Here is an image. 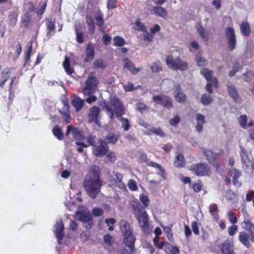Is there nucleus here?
<instances>
[{
    "label": "nucleus",
    "mask_w": 254,
    "mask_h": 254,
    "mask_svg": "<svg viewBox=\"0 0 254 254\" xmlns=\"http://www.w3.org/2000/svg\"><path fill=\"white\" fill-rule=\"evenodd\" d=\"M63 67L67 74L71 75L74 72L73 69L70 66V59L67 57L65 58L63 63Z\"/></svg>",
    "instance_id": "nucleus-35"
},
{
    "label": "nucleus",
    "mask_w": 254,
    "mask_h": 254,
    "mask_svg": "<svg viewBox=\"0 0 254 254\" xmlns=\"http://www.w3.org/2000/svg\"><path fill=\"white\" fill-rule=\"evenodd\" d=\"M164 250L167 254H175V246L168 243L166 244Z\"/></svg>",
    "instance_id": "nucleus-49"
},
{
    "label": "nucleus",
    "mask_w": 254,
    "mask_h": 254,
    "mask_svg": "<svg viewBox=\"0 0 254 254\" xmlns=\"http://www.w3.org/2000/svg\"><path fill=\"white\" fill-rule=\"evenodd\" d=\"M204 155L206 156L207 160L214 166L215 160L218 156V154L213 152L209 150H206L203 152Z\"/></svg>",
    "instance_id": "nucleus-27"
},
{
    "label": "nucleus",
    "mask_w": 254,
    "mask_h": 254,
    "mask_svg": "<svg viewBox=\"0 0 254 254\" xmlns=\"http://www.w3.org/2000/svg\"><path fill=\"white\" fill-rule=\"evenodd\" d=\"M196 120L197 122L196 130L198 132H201L203 129V125L205 123V117L201 114H197L196 116Z\"/></svg>",
    "instance_id": "nucleus-20"
},
{
    "label": "nucleus",
    "mask_w": 254,
    "mask_h": 254,
    "mask_svg": "<svg viewBox=\"0 0 254 254\" xmlns=\"http://www.w3.org/2000/svg\"><path fill=\"white\" fill-rule=\"evenodd\" d=\"M127 186H128V189L132 191L137 190V186L136 183L133 179H130L129 180L128 184H127Z\"/></svg>",
    "instance_id": "nucleus-53"
},
{
    "label": "nucleus",
    "mask_w": 254,
    "mask_h": 254,
    "mask_svg": "<svg viewBox=\"0 0 254 254\" xmlns=\"http://www.w3.org/2000/svg\"><path fill=\"white\" fill-rule=\"evenodd\" d=\"M132 212L143 233L149 234L151 232L149 223V218L145 208L138 203L132 206Z\"/></svg>",
    "instance_id": "nucleus-2"
},
{
    "label": "nucleus",
    "mask_w": 254,
    "mask_h": 254,
    "mask_svg": "<svg viewBox=\"0 0 254 254\" xmlns=\"http://www.w3.org/2000/svg\"><path fill=\"white\" fill-rule=\"evenodd\" d=\"M105 223L107 224V226L109 227V230L110 231H112L114 229V225L116 223V220L113 218H106L105 219Z\"/></svg>",
    "instance_id": "nucleus-50"
},
{
    "label": "nucleus",
    "mask_w": 254,
    "mask_h": 254,
    "mask_svg": "<svg viewBox=\"0 0 254 254\" xmlns=\"http://www.w3.org/2000/svg\"><path fill=\"white\" fill-rule=\"evenodd\" d=\"M188 69V64L180 59H176V70L180 69L182 71L186 70Z\"/></svg>",
    "instance_id": "nucleus-37"
},
{
    "label": "nucleus",
    "mask_w": 254,
    "mask_h": 254,
    "mask_svg": "<svg viewBox=\"0 0 254 254\" xmlns=\"http://www.w3.org/2000/svg\"><path fill=\"white\" fill-rule=\"evenodd\" d=\"M136 87H134L133 84L130 82H128L127 84L124 85V89L126 92L132 91L133 90L136 89Z\"/></svg>",
    "instance_id": "nucleus-60"
},
{
    "label": "nucleus",
    "mask_w": 254,
    "mask_h": 254,
    "mask_svg": "<svg viewBox=\"0 0 254 254\" xmlns=\"http://www.w3.org/2000/svg\"><path fill=\"white\" fill-rule=\"evenodd\" d=\"M16 79V76H13L11 78L10 82L9 83V100L12 101L14 97V88L13 87L14 81Z\"/></svg>",
    "instance_id": "nucleus-34"
},
{
    "label": "nucleus",
    "mask_w": 254,
    "mask_h": 254,
    "mask_svg": "<svg viewBox=\"0 0 254 254\" xmlns=\"http://www.w3.org/2000/svg\"><path fill=\"white\" fill-rule=\"evenodd\" d=\"M186 160L184 155L182 153H179L176 156V167L182 168L185 166Z\"/></svg>",
    "instance_id": "nucleus-31"
},
{
    "label": "nucleus",
    "mask_w": 254,
    "mask_h": 254,
    "mask_svg": "<svg viewBox=\"0 0 254 254\" xmlns=\"http://www.w3.org/2000/svg\"><path fill=\"white\" fill-rule=\"evenodd\" d=\"M63 103L64 105L63 109L64 111L62 112L60 110V112L63 115L62 118L66 124H68L71 122V116L69 113V105L67 100L63 101Z\"/></svg>",
    "instance_id": "nucleus-15"
},
{
    "label": "nucleus",
    "mask_w": 254,
    "mask_h": 254,
    "mask_svg": "<svg viewBox=\"0 0 254 254\" xmlns=\"http://www.w3.org/2000/svg\"><path fill=\"white\" fill-rule=\"evenodd\" d=\"M144 34L143 35V40L144 41H147L148 42H150L152 41L154 36L153 34L151 33H149L147 30L146 31L144 32Z\"/></svg>",
    "instance_id": "nucleus-58"
},
{
    "label": "nucleus",
    "mask_w": 254,
    "mask_h": 254,
    "mask_svg": "<svg viewBox=\"0 0 254 254\" xmlns=\"http://www.w3.org/2000/svg\"><path fill=\"white\" fill-rule=\"evenodd\" d=\"M100 176L99 167L94 166L89 171L84 179L85 189L88 195L93 199L95 198L100 192L102 185Z\"/></svg>",
    "instance_id": "nucleus-1"
},
{
    "label": "nucleus",
    "mask_w": 254,
    "mask_h": 254,
    "mask_svg": "<svg viewBox=\"0 0 254 254\" xmlns=\"http://www.w3.org/2000/svg\"><path fill=\"white\" fill-rule=\"evenodd\" d=\"M221 251L223 254H232L233 247L228 241H226L222 245Z\"/></svg>",
    "instance_id": "nucleus-32"
},
{
    "label": "nucleus",
    "mask_w": 254,
    "mask_h": 254,
    "mask_svg": "<svg viewBox=\"0 0 254 254\" xmlns=\"http://www.w3.org/2000/svg\"><path fill=\"white\" fill-rule=\"evenodd\" d=\"M118 0H108L107 5L108 9H114L117 6Z\"/></svg>",
    "instance_id": "nucleus-61"
},
{
    "label": "nucleus",
    "mask_w": 254,
    "mask_h": 254,
    "mask_svg": "<svg viewBox=\"0 0 254 254\" xmlns=\"http://www.w3.org/2000/svg\"><path fill=\"white\" fill-rule=\"evenodd\" d=\"M119 226L123 235L133 232L130 224L126 220H121L119 223Z\"/></svg>",
    "instance_id": "nucleus-19"
},
{
    "label": "nucleus",
    "mask_w": 254,
    "mask_h": 254,
    "mask_svg": "<svg viewBox=\"0 0 254 254\" xmlns=\"http://www.w3.org/2000/svg\"><path fill=\"white\" fill-rule=\"evenodd\" d=\"M212 102V98L209 95L203 94L201 97V102L205 106L209 105Z\"/></svg>",
    "instance_id": "nucleus-46"
},
{
    "label": "nucleus",
    "mask_w": 254,
    "mask_h": 254,
    "mask_svg": "<svg viewBox=\"0 0 254 254\" xmlns=\"http://www.w3.org/2000/svg\"><path fill=\"white\" fill-rule=\"evenodd\" d=\"M52 132L54 135L60 140H62L64 138V134L62 129L58 125L54 126L52 129Z\"/></svg>",
    "instance_id": "nucleus-36"
},
{
    "label": "nucleus",
    "mask_w": 254,
    "mask_h": 254,
    "mask_svg": "<svg viewBox=\"0 0 254 254\" xmlns=\"http://www.w3.org/2000/svg\"><path fill=\"white\" fill-rule=\"evenodd\" d=\"M189 170L199 177L209 176L211 173L209 166L204 163L193 164L190 167Z\"/></svg>",
    "instance_id": "nucleus-4"
},
{
    "label": "nucleus",
    "mask_w": 254,
    "mask_h": 254,
    "mask_svg": "<svg viewBox=\"0 0 254 254\" xmlns=\"http://www.w3.org/2000/svg\"><path fill=\"white\" fill-rule=\"evenodd\" d=\"M240 29L243 35L248 36L250 35V26L248 22H243L240 26Z\"/></svg>",
    "instance_id": "nucleus-38"
},
{
    "label": "nucleus",
    "mask_w": 254,
    "mask_h": 254,
    "mask_svg": "<svg viewBox=\"0 0 254 254\" xmlns=\"http://www.w3.org/2000/svg\"><path fill=\"white\" fill-rule=\"evenodd\" d=\"M95 18L97 21V25L99 27H102L104 24L103 13L100 11H99L95 16Z\"/></svg>",
    "instance_id": "nucleus-42"
},
{
    "label": "nucleus",
    "mask_w": 254,
    "mask_h": 254,
    "mask_svg": "<svg viewBox=\"0 0 254 254\" xmlns=\"http://www.w3.org/2000/svg\"><path fill=\"white\" fill-rule=\"evenodd\" d=\"M152 99L157 104L166 108L170 109L172 107V101L168 96L160 94L153 96Z\"/></svg>",
    "instance_id": "nucleus-6"
},
{
    "label": "nucleus",
    "mask_w": 254,
    "mask_h": 254,
    "mask_svg": "<svg viewBox=\"0 0 254 254\" xmlns=\"http://www.w3.org/2000/svg\"><path fill=\"white\" fill-rule=\"evenodd\" d=\"M227 90L229 96L238 103L241 102L242 100L239 96L235 85L232 83L229 82L227 85Z\"/></svg>",
    "instance_id": "nucleus-11"
},
{
    "label": "nucleus",
    "mask_w": 254,
    "mask_h": 254,
    "mask_svg": "<svg viewBox=\"0 0 254 254\" xmlns=\"http://www.w3.org/2000/svg\"><path fill=\"white\" fill-rule=\"evenodd\" d=\"M151 69L153 72H158L162 70V66L160 63L155 62L151 66Z\"/></svg>",
    "instance_id": "nucleus-57"
},
{
    "label": "nucleus",
    "mask_w": 254,
    "mask_h": 254,
    "mask_svg": "<svg viewBox=\"0 0 254 254\" xmlns=\"http://www.w3.org/2000/svg\"><path fill=\"white\" fill-rule=\"evenodd\" d=\"M197 31L199 34V35L202 38L204 41L207 42L209 36L208 33L206 31L205 28H204L201 25H198L196 26Z\"/></svg>",
    "instance_id": "nucleus-26"
},
{
    "label": "nucleus",
    "mask_w": 254,
    "mask_h": 254,
    "mask_svg": "<svg viewBox=\"0 0 254 254\" xmlns=\"http://www.w3.org/2000/svg\"><path fill=\"white\" fill-rule=\"evenodd\" d=\"M240 156L242 163L243 168L247 169L250 163V159L248 154L244 148L241 147Z\"/></svg>",
    "instance_id": "nucleus-18"
},
{
    "label": "nucleus",
    "mask_w": 254,
    "mask_h": 254,
    "mask_svg": "<svg viewBox=\"0 0 254 254\" xmlns=\"http://www.w3.org/2000/svg\"><path fill=\"white\" fill-rule=\"evenodd\" d=\"M225 33L228 39V48L232 51L235 48L237 41L234 30L232 27H229L226 29Z\"/></svg>",
    "instance_id": "nucleus-10"
},
{
    "label": "nucleus",
    "mask_w": 254,
    "mask_h": 254,
    "mask_svg": "<svg viewBox=\"0 0 254 254\" xmlns=\"http://www.w3.org/2000/svg\"><path fill=\"white\" fill-rule=\"evenodd\" d=\"M85 101L79 97H75L72 100V105L75 108L76 111H79L83 107Z\"/></svg>",
    "instance_id": "nucleus-24"
},
{
    "label": "nucleus",
    "mask_w": 254,
    "mask_h": 254,
    "mask_svg": "<svg viewBox=\"0 0 254 254\" xmlns=\"http://www.w3.org/2000/svg\"><path fill=\"white\" fill-rule=\"evenodd\" d=\"M86 22L90 34L93 35L95 32L96 28L93 18L88 15H86Z\"/></svg>",
    "instance_id": "nucleus-23"
},
{
    "label": "nucleus",
    "mask_w": 254,
    "mask_h": 254,
    "mask_svg": "<svg viewBox=\"0 0 254 254\" xmlns=\"http://www.w3.org/2000/svg\"><path fill=\"white\" fill-rule=\"evenodd\" d=\"M123 236V243L126 247H128L130 250V254H133L135 252L134 244L136 238L133 232L127 234H124Z\"/></svg>",
    "instance_id": "nucleus-8"
},
{
    "label": "nucleus",
    "mask_w": 254,
    "mask_h": 254,
    "mask_svg": "<svg viewBox=\"0 0 254 254\" xmlns=\"http://www.w3.org/2000/svg\"><path fill=\"white\" fill-rule=\"evenodd\" d=\"M72 134L74 138L76 139H83V135L82 131H80L78 128L72 127Z\"/></svg>",
    "instance_id": "nucleus-45"
},
{
    "label": "nucleus",
    "mask_w": 254,
    "mask_h": 254,
    "mask_svg": "<svg viewBox=\"0 0 254 254\" xmlns=\"http://www.w3.org/2000/svg\"><path fill=\"white\" fill-rule=\"evenodd\" d=\"M108 65L107 62H104L102 59L96 60L93 63V67L94 69H104Z\"/></svg>",
    "instance_id": "nucleus-33"
},
{
    "label": "nucleus",
    "mask_w": 254,
    "mask_h": 254,
    "mask_svg": "<svg viewBox=\"0 0 254 254\" xmlns=\"http://www.w3.org/2000/svg\"><path fill=\"white\" fill-rule=\"evenodd\" d=\"M135 25L137 26L136 29L139 31L145 32L146 30V26L143 23L140 22L139 19H138L135 22Z\"/></svg>",
    "instance_id": "nucleus-54"
},
{
    "label": "nucleus",
    "mask_w": 254,
    "mask_h": 254,
    "mask_svg": "<svg viewBox=\"0 0 254 254\" xmlns=\"http://www.w3.org/2000/svg\"><path fill=\"white\" fill-rule=\"evenodd\" d=\"M113 41L114 45L116 47H122L126 44L125 39L120 36L114 37Z\"/></svg>",
    "instance_id": "nucleus-40"
},
{
    "label": "nucleus",
    "mask_w": 254,
    "mask_h": 254,
    "mask_svg": "<svg viewBox=\"0 0 254 254\" xmlns=\"http://www.w3.org/2000/svg\"><path fill=\"white\" fill-rule=\"evenodd\" d=\"M32 42H30L29 46L27 48V51L25 53V63H28L30 60L31 55V53L32 52Z\"/></svg>",
    "instance_id": "nucleus-47"
},
{
    "label": "nucleus",
    "mask_w": 254,
    "mask_h": 254,
    "mask_svg": "<svg viewBox=\"0 0 254 254\" xmlns=\"http://www.w3.org/2000/svg\"><path fill=\"white\" fill-rule=\"evenodd\" d=\"M140 200L142 203L143 204L144 207H146L149 203V199L148 197L145 195L141 194L140 195Z\"/></svg>",
    "instance_id": "nucleus-64"
},
{
    "label": "nucleus",
    "mask_w": 254,
    "mask_h": 254,
    "mask_svg": "<svg viewBox=\"0 0 254 254\" xmlns=\"http://www.w3.org/2000/svg\"><path fill=\"white\" fill-rule=\"evenodd\" d=\"M76 40L78 43L82 44L84 42L83 33L76 30Z\"/></svg>",
    "instance_id": "nucleus-62"
},
{
    "label": "nucleus",
    "mask_w": 254,
    "mask_h": 254,
    "mask_svg": "<svg viewBox=\"0 0 254 254\" xmlns=\"http://www.w3.org/2000/svg\"><path fill=\"white\" fill-rule=\"evenodd\" d=\"M124 67L127 68L133 74L137 73L142 69L141 67H135L134 64L128 59L124 60Z\"/></svg>",
    "instance_id": "nucleus-16"
},
{
    "label": "nucleus",
    "mask_w": 254,
    "mask_h": 254,
    "mask_svg": "<svg viewBox=\"0 0 254 254\" xmlns=\"http://www.w3.org/2000/svg\"><path fill=\"white\" fill-rule=\"evenodd\" d=\"M155 134L161 137L165 136V133L160 127H152L149 130V134Z\"/></svg>",
    "instance_id": "nucleus-44"
},
{
    "label": "nucleus",
    "mask_w": 254,
    "mask_h": 254,
    "mask_svg": "<svg viewBox=\"0 0 254 254\" xmlns=\"http://www.w3.org/2000/svg\"><path fill=\"white\" fill-rule=\"evenodd\" d=\"M176 101L179 103H184L186 101V96L181 91L180 86L177 87L176 88Z\"/></svg>",
    "instance_id": "nucleus-30"
},
{
    "label": "nucleus",
    "mask_w": 254,
    "mask_h": 254,
    "mask_svg": "<svg viewBox=\"0 0 254 254\" xmlns=\"http://www.w3.org/2000/svg\"><path fill=\"white\" fill-rule=\"evenodd\" d=\"M95 52L94 45L92 42H90L87 44L85 48V62H90L92 61L95 57Z\"/></svg>",
    "instance_id": "nucleus-13"
},
{
    "label": "nucleus",
    "mask_w": 254,
    "mask_h": 254,
    "mask_svg": "<svg viewBox=\"0 0 254 254\" xmlns=\"http://www.w3.org/2000/svg\"><path fill=\"white\" fill-rule=\"evenodd\" d=\"M247 117L245 115H241L239 119V122L240 125V126L243 128H246L247 127Z\"/></svg>",
    "instance_id": "nucleus-52"
},
{
    "label": "nucleus",
    "mask_w": 254,
    "mask_h": 254,
    "mask_svg": "<svg viewBox=\"0 0 254 254\" xmlns=\"http://www.w3.org/2000/svg\"><path fill=\"white\" fill-rule=\"evenodd\" d=\"M120 137L119 133L116 134L115 133L110 132L108 133L105 138V140L107 141V143L115 144Z\"/></svg>",
    "instance_id": "nucleus-22"
},
{
    "label": "nucleus",
    "mask_w": 254,
    "mask_h": 254,
    "mask_svg": "<svg viewBox=\"0 0 254 254\" xmlns=\"http://www.w3.org/2000/svg\"><path fill=\"white\" fill-rule=\"evenodd\" d=\"M243 227L246 230L245 231L249 233L253 234V236L252 237L251 239H252L253 242H254V225L253 223L248 220L245 221Z\"/></svg>",
    "instance_id": "nucleus-29"
},
{
    "label": "nucleus",
    "mask_w": 254,
    "mask_h": 254,
    "mask_svg": "<svg viewBox=\"0 0 254 254\" xmlns=\"http://www.w3.org/2000/svg\"><path fill=\"white\" fill-rule=\"evenodd\" d=\"M254 76V73H253L252 71H247L246 73H244L242 76V78L244 79L246 81L250 82L253 79V77Z\"/></svg>",
    "instance_id": "nucleus-51"
},
{
    "label": "nucleus",
    "mask_w": 254,
    "mask_h": 254,
    "mask_svg": "<svg viewBox=\"0 0 254 254\" xmlns=\"http://www.w3.org/2000/svg\"><path fill=\"white\" fill-rule=\"evenodd\" d=\"M54 233L58 239L59 243L63 239L64 236V225L62 219L58 221L55 224Z\"/></svg>",
    "instance_id": "nucleus-12"
},
{
    "label": "nucleus",
    "mask_w": 254,
    "mask_h": 254,
    "mask_svg": "<svg viewBox=\"0 0 254 254\" xmlns=\"http://www.w3.org/2000/svg\"><path fill=\"white\" fill-rule=\"evenodd\" d=\"M11 73V68H6L1 72L0 78V87L3 88L5 82L8 80Z\"/></svg>",
    "instance_id": "nucleus-17"
},
{
    "label": "nucleus",
    "mask_w": 254,
    "mask_h": 254,
    "mask_svg": "<svg viewBox=\"0 0 254 254\" xmlns=\"http://www.w3.org/2000/svg\"><path fill=\"white\" fill-rule=\"evenodd\" d=\"M105 243L108 245L111 246L114 243L115 239L110 234H107L103 238Z\"/></svg>",
    "instance_id": "nucleus-48"
},
{
    "label": "nucleus",
    "mask_w": 254,
    "mask_h": 254,
    "mask_svg": "<svg viewBox=\"0 0 254 254\" xmlns=\"http://www.w3.org/2000/svg\"><path fill=\"white\" fill-rule=\"evenodd\" d=\"M97 143L93 149V153L96 157H102L108 152L109 146L107 142L102 139H99Z\"/></svg>",
    "instance_id": "nucleus-5"
},
{
    "label": "nucleus",
    "mask_w": 254,
    "mask_h": 254,
    "mask_svg": "<svg viewBox=\"0 0 254 254\" xmlns=\"http://www.w3.org/2000/svg\"><path fill=\"white\" fill-rule=\"evenodd\" d=\"M111 106L114 108L113 110L117 118H120L125 114L126 109L124 105L118 98H114L111 101Z\"/></svg>",
    "instance_id": "nucleus-7"
},
{
    "label": "nucleus",
    "mask_w": 254,
    "mask_h": 254,
    "mask_svg": "<svg viewBox=\"0 0 254 254\" xmlns=\"http://www.w3.org/2000/svg\"><path fill=\"white\" fill-rule=\"evenodd\" d=\"M147 165L148 166L158 169L157 174L160 175L163 178L165 179V171L161 165L153 161H149Z\"/></svg>",
    "instance_id": "nucleus-25"
},
{
    "label": "nucleus",
    "mask_w": 254,
    "mask_h": 254,
    "mask_svg": "<svg viewBox=\"0 0 254 254\" xmlns=\"http://www.w3.org/2000/svg\"><path fill=\"white\" fill-rule=\"evenodd\" d=\"M98 84L97 79L93 75L90 74L85 81V85L82 88V92L85 96L94 94Z\"/></svg>",
    "instance_id": "nucleus-3"
},
{
    "label": "nucleus",
    "mask_w": 254,
    "mask_h": 254,
    "mask_svg": "<svg viewBox=\"0 0 254 254\" xmlns=\"http://www.w3.org/2000/svg\"><path fill=\"white\" fill-rule=\"evenodd\" d=\"M240 64L238 63H235L233 64V69L229 73V75L231 77L233 76L239 70Z\"/></svg>",
    "instance_id": "nucleus-55"
},
{
    "label": "nucleus",
    "mask_w": 254,
    "mask_h": 254,
    "mask_svg": "<svg viewBox=\"0 0 254 254\" xmlns=\"http://www.w3.org/2000/svg\"><path fill=\"white\" fill-rule=\"evenodd\" d=\"M253 234L249 233L246 231H243L239 233V240L244 245L249 248L251 246L249 240L253 241L252 237H253Z\"/></svg>",
    "instance_id": "nucleus-14"
},
{
    "label": "nucleus",
    "mask_w": 254,
    "mask_h": 254,
    "mask_svg": "<svg viewBox=\"0 0 254 254\" xmlns=\"http://www.w3.org/2000/svg\"><path fill=\"white\" fill-rule=\"evenodd\" d=\"M153 10L155 15L163 18H165L167 16V10L161 6H153Z\"/></svg>",
    "instance_id": "nucleus-28"
},
{
    "label": "nucleus",
    "mask_w": 254,
    "mask_h": 254,
    "mask_svg": "<svg viewBox=\"0 0 254 254\" xmlns=\"http://www.w3.org/2000/svg\"><path fill=\"white\" fill-rule=\"evenodd\" d=\"M116 177V183L119 184V185H123L125 186V184L123 182V176L121 173L117 172L115 173Z\"/></svg>",
    "instance_id": "nucleus-56"
},
{
    "label": "nucleus",
    "mask_w": 254,
    "mask_h": 254,
    "mask_svg": "<svg viewBox=\"0 0 254 254\" xmlns=\"http://www.w3.org/2000/svg\"><path fill=\"white\" fill-rule=\"evenodd\" d=\"M46 25L48 30L47 34L49 35L50 32L54 31L56 28L55 23L52 19H47L46 20Z\"/></svg>",
    "instance_id": "nucleus-39"
},
{
    "label": "nucleus",
    "mask_w": 254,
    "mask_h": 254,
    "mask_svg": "<svg viewBox=\"0 0 254 254\" xmlns=\"http://www.w3.org/2000/svg\"><path fill=\"white\" fill-rule=\"evenodd\" d=\"M166 64L167 65L172 68H175V61L173 60V58L172 56H169L167 57L166 59Z\"/></svg>",
    "instance_id": "nucleus-59"
},
{
    "label": "nucleus",
    "mask_w": 254,
    "mask_h": 254,
    "mask_svg": "<svg viewBox=\"0 0 254 254\" xmlns=\"http://www.w3.org/2000/svg\"><path fill=\"white\" fill-rule=\"evenodd\" d=\"M226 196L227 199L230 200L235 201L236 199V194L231 190H227L226 193Z\"/></svg>",
    "instance_id": "nucleus-63"
},
{
    "label": "nucleus",
    "mask_w": 254,
    "mask_h": 254,
    "mask_svg": "<svg viewBox=\"0 0 254 254\" xmlns=\"http://www.w3.org/2000/svg\"><path fill=\"white\" fill-rule=\"evenodd\" d=\"M99 112L100 109L98 107L95 106L92 107L88 114L89 120L91 122L97 121Z\"/></svg>",
    "instance_id": "nucleus-21"
},
{
    "label": "nucleus",
    "mask_w": 254,
    "mask_h": 254,
    "mask_svg": "<svg viewBox=\"0 0 254 254\" xmlns=\"http://www.w3.org/2000/svg\"><path fill=\"white\" fill-rule=\"evenodd\" d=\"M201 74H202L206 79L208 81H210L212 79V76L213 74V72L212 71L209 70L207 68H203L200 71Z\"/></svg>",
    "instance_id": "nucleus-41"
},
{
    "label": "nucleus",
    "mask_w": 254,
    "mask_h": 254,
    "mask_svg": "<svg viewBox=\"0 0 254 254\" xmlns=\"http://www.w3.org/2000/svg\"><path fill=\"white\" fill-rule=\"evenodd\" d=\"M120 121L122 123V127L125 131L128 130L130 128L129 120L124 117H120Z\"/></svg>",
    "instance_id": "nucleus-43"
},
{
    "label": "nucleus",
    "mask_w": 254,
    "mask_h": 254,
    "mask_svg": "<svg viewBox=\"0 0 254 254\" xmlns=\"http://www.w3.org/2000/svg\"><path fill=\"white\" fill-rule=\"evenodd\" d=\"M79 220L84 223V226L86 229H90L93 226V218L89 212L79 211L77 212Z\"/></svg>",
    "instance_id": "nucleus-9"
}]
</instances>
